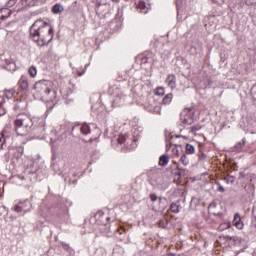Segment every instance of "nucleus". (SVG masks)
I'll return each mask as SVG.
<instances>
[{"mask_svg": "<svg viewBox=\"0 0 256 256\" xmlns=\"http://www.w3.org/2000/svg\"><path fill=\"white\" fill-rule=\"evenodd\" d=\"M233 225L240 230L245 227V224H243V221H241V216L239 215V213L234 214Z\"/></svg>", "mask_w": 256, "mask_h": 256, "instance_id": "4468645a", "label": "nucleus"}, {"mask_svg": "<svg viewBox=\"0 0 256 256\" xmlns=\"http://www.w3.org/2000/svg\"><path fill=\"white\" fill-rule=\"evenodd\" d=\"M36 180L37 173L30 171L29 173L20 176V185L25 187L28 191H33V183H35Z\"/></svg>", "mask_w": 256, "mask_h": 256, "instance_id": "39448f33", "label": "nucleus"}, {"mask_svg": "<svg viewBox=\"0 0 256 256\" xmlns=\"http://www.w3.org/2000/svg\"><path fill=\"white\" fill-rule=\"evenodd\" d=\"M149 198L153 204L157 203V201H159V197H157L156 194H150Z\"/></svg>", "mask_w": 256, "mask_h": 256, "instance_id": "c756f323", "label": "nucleus"}, {"mask_svg": "<svg viewBox=\"0 0 256 256\" xmlns=\"http://www.w3.org/2000/svg\"><path fill=\"white\" fill-rule=\"evenodd\" d=\"M215 206H216V204L213 202L210 204V207H215Z\"/></svg>", "mask_w": 256, "mask_h": 256, "instance_id": "8fccbe9b", "label": "nucleus"}, {"mask_svg": "<svg viewBox=\"0 0 256 256\" xmlns=\"http://www.w3.org/2000/svg\"><path fill=\"white\" fill-rule=\"evenodd\" d=\"M169 159H170L169 155L164 154V155L160 156L159 161H169Z\"/></svg>", "mask_w": 256, "mask_h": 256, "instance_id": "c9c22d12", "label": "nucleus"}, {"mask_svg": "<svg viewBox=\"0 0 256 256\" xmlns=\"http://www.w3.org/2000/svg\"><path fill=\"white\" fill-rule=\"evenodd\" d=\"M213 3H217V0H213Z\"/></svg>", "mask_w": 256, "mask_h": 256, "instance_id": "13d9d810", "label": "nucleus"}, {"mask_svg": "<svg viewBox=\"0 0 256 256\" xmlns=\"http://www.w3.org/2000/svg\"><path fill=\"white\" fill-rule=\"evenodd\" d=\"M251 95H252L253 99H255V101H256V84H254L251 89Z\"/></svg>", "mask_w": 256, "mask_h": 256, "instance_id": "473e14b6", "label": "nucleus"}, {"mask_svg": "<svg viewBox=\"0 0 256 256\" xmlns=\"http://www.w3.org/2000/svg\"><path fill=\"white\" fill-rule=\"evenodd\" d=\"M143 63H150V65H153V58H143L142 59Z\"/></svg>", "mask_w": 256, "mask_h": 256, "instance_id": "f704fd0d", "label": "nucleus"}, {"mask_svg": "<svg viewBox=\"0 0 256 256\" xmlns=\"http://www.w3.org/2000/svg\"><path fill=\"white\" fill-rule=\"evenodd\" d=\"M18 86L21 91H27L29 89V78H27L25 75H22L18 81Z\"/></svg>", "mask_w": 256, "mask_h": 256, "instance_id": "ddd939ff", "label": "nucleus"}, {"mask_svg": "<svg viewBox=\"0 0 256 256\" xmlns=\"http://www.w3.org/2000/svg\"><path fill=\"white\" fill-rule=\"evenodd\" d=\"M113 1V3H120L121 2V0H112Z\"/></svg>", "mask_w": 256, "mask_h": 256, "instance_id": "09e8293b", "label": "nucleus"}, {"mask_svg": "<svg viewBox=\"0 0 256 256\" xmlns=\"http://www.w3.org/2000/svg\"><path fill=\"white\" fill-rule=\"evenodd\" d=\"M5 145V135L3 133L0 134V149Z\"/></svg>", "mask_w": 256, "mask_h": 256, "instance_id": "7c9ffc66", "label": "nucleus"}, {"mask_svg": "<svg viewBox=\"0 0 256 256\" xmlns=\"http://www.w3.org/2000/svg\"><path fill=\"white\" fill-rule=\"evenodd\" d=\"M33 209V204H31V200L25 199L24 201H20L15 207L14 211L16 213H29Z\"/></svg>", "mask_w": 256, "mask_h": 256, "instance_id": "6e6552de", "label": "nucleus"}, {"mask_svg": "<svg viewBox=\"0 0 256 256\" xmlns=\"http://www.w3.org/2000/svg\"><path fill=\"white\" fill-rule=\"evenodd\" d=\"M184 159H187V155L183 154L180 158V161H183Z\"/></svg>", "mask_w": 256, "mask_h": 256, "instance_id": "49530a36", "label": "nucleus"}, {"mask_svg": "<svg viewBox=\"0 0 256 256\" xmlns=\"http://www.w3.org/2000/svg\"><path fill=\"white\" fill-rule=\"evenodd\" d=\"M171 101H173V94L169 93V94H166L165 97L162 99V104L170 105Z\"/></svg>", "mask_w": 256, "mask_h": 256, "instance_id": "f3484780", "label": "nucleus"}, {"mask_svg": "<svg viewBox=\"0 0 256 256\" xmlns=\"http://www.w3.org/2000/svg\"><path fill=\"white\" fill-rule=\"evenodd\" d=\"M1 60H0V65H12L13 67H15V63L5 59V55H1Z\"/></svg>", "mask_w": 256, "mask_h": 256, "instance_id": "aec40b11", "label": "nucleus"}, {"mask_svg": "<svg viewBox=\"0 0 256 256\" xmlns=\"http://www.w3.org/2000/svg\"><path fill=\"white\" fill-rule=\"evenodd\" d=\"M138 9L140 10V12L146 14L147 13V5L145 4L144 1H140L138 3Z\"/></svg>", "mask_w": 256, "mask_h": 256, "instance_id": "412c9836", "label": "nucleus"}, {"mask_svg": "<svg viewBox=\"0 0 256 256\" xmlns=\"http://www.w3.org/2000/svg\"><path fill=\"white\" fill-rule=\"evenodd\" d=\"M30 39L37 43L38 47H45L53 41V27L43 20H36L29 29Z\"/></svg>", "mask_w": 256, "mask_h": 256, "instance_id": "f257e3e1", "label": "nucleus"}, {"mask_svg": "<svg viewBox=\"0 0 256 256\" xmlns=\"http://www.w3.org/2000/svg\"><path fill=\"white\" fill-rule=\"evenodd\" d=\"M52 159H53V161H54V160L57 159V158H56L55 156H53Z\"/></svg>", "mask_w": 256, "mask_h": 256, "instance_id": "4d7b16f0", "label": "nucleus"}, {"mask_svg": "<svg viewBox=\"0 0 256 256\" xmlns=\"http://www.w3.org/2000/svg\"><path fill=\"white\" fill-rule=\"evenodd\" d=\"M226 183H230L231 185H233V183H235V177L229 176L228 178H226Z\"/></svg>", "mask_w": 256, "mask_h": 256, "instance_id": "72a5a7b5", "label": "nucleus"}, {"mask_svg": "<svg viewBox=\"0 0 256 256\" xmlns=\"http://www.w3.org/2000/svg\"><path fill=\"white\" fill-rule=\"evenodd\" d=\"M3 103H5V96H0V115H5V109L3 108Z\"/></svg>", "mask_w": 256, "mask_h": 256, "instance_id": "b1692460", "label": "nucleus"}, {"mask_svg": "<svg viewBox=\"0 0 256 256\" xmlns=\"http://www.w3.org/2000/svg\"><path fill=\"white\" fill-rule=\"evenodd\" d=\"M192 131H197V128L195 126H193Z\"/></svg>", "mask_w": 256, "mask_h": 256, "instance_id": "3c124183", "label": "nucleus"}, {"mask_svg": "<svg viewBox=\"0 0 256 256\" xmlns=\"http://www.w3.org/2000/svg\"><path fill=\"white\" fill-rule=\"evenodd\" d=\"M180 209H181V204L179 202H175L170 205V211L172 213H179Z\"/></svg>", "mask_w": 256, "mask_h": 256, "instance_id": "a211bd4d", "label": "nucleus"}, {"mask_svg": "<svg viewBox=\"0 0 256 256\" xmlns=\"http://www.w3.org/2000/svg\"><path fill=\"white\" fill-rule=\"evenodd\" d=\"M245 177H247L245 172H239L238 179H245Z\"/></svg>", "mask_w": 256, "mask_h": 256, "instance_id": "58836bf2", "label": "nucleus"}, {"mask_svg": "<svg viewBox=\"0 0 256 256\" xmlns=\"http://www.w3.org/2000/svg\"><path fill=\"white\" fill-rule=\"evenodd\" d=\"M167 163H169V161H159V165L161 166V167H167Z\"/></svg>", "mask_w": 256, "mask_h": 256, "instance_id": "79ce46f5", "label": "nucleus"}, {"mask_svg": "<svg viewBox=\"0 0 256 256\" xmlns=\"http://www.w3.org/2000/svg\"><path fill=\"white\" fill-rule=\"evenodd\" d=\"M92 129H97V125L95 123H83L72 127V133L80 131L82 135H89Z\"/></svg>", "mask_w": 256, "mask_h": 256, "instance_id": "423d86ee", "label": "nucleus"}, {"mask_svg": "<svg viewBox=\"0 0 256 256\" xmlns=\"http://www.w3.org/2000/svg\"><path fill=\"white\" fill-rule=\"evenodd\" d=\"M217 191H219V193H225V188L223 186H221V183L217 182Z\"/></svg>", "mask_w": 256, "mask_h": 256, "instance_id": "2f4dec72", "label": "nucleus"}, {"mask_svg": "<svg viewBox=\"0 0 256 256\" xmlns=\"http://www.w3.org/2000/svg\"><path fill=\"white\" fill-rule=\"evenodd\" d=\"M51 167H52V169L57 173V172H59V171H61V168H59V162H53L52 164H51Z\"/></svg>", "mask_w": 256, "mask_h": 256, "instance_id": "bb28decb", "label": "nucleus"}, {"mask_svg": "<svg viewBox=\"0 0 256 256\" xmlns=\"http://www.w3.org/2000/svg\"><path fill=\"white\" fill-rule=\"evenodd\" d=\"M63 11H65V7L61 3L55 4L52 8V13H54V15H59V13H63Z\"/></svg>", "mask_w": 256, "mask_h": 256, "instance_id": "dca6fc26", "label": "nucleus"}, {"mask_svg": "<svg viewBox=\"0 0 256 256\" xmlns=\"http://www.w3.org/2000/svg\"><path fill=\"white\" fill-rule=\"evenodd\" d=\"M147 177L151 185H165V183L169 181V178L163 176V174L159 173L157 170L147 172Z\"/></svg>", "mask_w": 256, "mask_h": 256, "instance_id": "20e7f679", "label": "nucleus"}, {"mask_svg": "<svg viewBox=\"0 0 256 256\" xmlns=\"http://www.w3.org/2000/svg\"><path fill=\"white\" fill-rule=\"evenodd\" d=\"M88 66H89V64H86V65H85V69H87Z\"/></svg>", "mask_w": 256, "mask_h": 256, "instance_id": "5fc2aeb1", "label": "nucleus"}, {"mask_svg": "<svg viewBox=\"0 0 256 256\" xmlns=\"http://www.w3.org/2000/svg\"><path fill=\"white\" fill-rule=\"evenodd\" d=\"M231 227V223L229 222H224L222 224H220L219 226V231H225V229H229Z\"/></svg>", "mask_w": 256, "mask_h": 256, "instance_id": "393cba45", "label": "nucleus"}, {"mask_svg": "<svg viewBox=\"0 0 256 256\" xmlns=\"http://www.w3.org/2000/svg\"><path fill=\"white\" fill-rule=\"evenodd\" d=\"M243 147H245V138L242 139L241 142L236 143V145H235L236 149H242Z\"/></svg>", "mask_w": 256, "mask_h": 256, "instance_id": "c85d7f7f", "label": "nucleus"}, {"mask_svg": "<svg viewBox=\"0 0 256 256\" xmlns=\"http://www.w3.org/2000/svg\"><path fill=\"white\" fill-rule=\"evenodd\" d=\"M165 82L170 89H177V77L175 74L168 75Z\"/></svg>", "mask_w": 256, "mask_h": 256, "instance_id": "f8f14e48", "label": "nucleus"}, {"mask_svg": "<svg viewBox=\"0 0 256 256\" xmlns=\"http://www.w3.org/2000/svg\"><path fill=\"white\" fill-rule=\"evenodd\" d=\"M158 114L161 115V110H158Z\"/></svg>", "mask_w": 256, "mask_h": 256, "instance_id": "6e6d98bb", "label": "nucleus"}, {"mask_svg": "<svg viewBox=\"0 0 256 256\" xmlns=\"http://www.w3.org/2000/svg\"><path fill=\"white\" fill-rule=\"evenodd\" d=\"M14 95H15V89H10V90H5L4 91L5 99H13Z\"/></svg>", "mask_w": 256, "mask_h": 256, "instance_id": "6ab92c4d", "label": "nucleus"}, {"mask_svg": "<svg viewBox=\"0 0 256 256\" xmlns=\"http://www.w3.org/2000/svg\"><path fill=\"white\" fill-rule=\"evenodd\" d=\"M34 91L41 99H49V101H57V91L51 90V82L47 80H40L34 84Z\"/></svg>", "mask_w": 256, "mask_h": 256, "instance_id": "f03ea898", "label": "nucleus"}, {"mask_svg": "<svg viewBox=\"0 0 256 256\" xmlns=\"http://www.w3.org/2000/svg\"><path fill=\"white\" fill-rule=\"evenodd\" d=\"M192 109L188 108L181 114V121L183 125H193V114H191Z\"/></svg>", "mask_w": 256, "mask_h": 256, "instance_id": "9b49d317", "label": "nucleus"}, {"mask_svg": "<svg viewBox=\"0 0 256 256\" xmlns=\"http://www.w3.org/2000/svg\"><path fill=\"white\" fill-rule=\"evenodd\" d=\"M13 11H11L9 8H1L0 9V19L2 21H5V19H9L11 17Z\"/></svg>", "mask_w": 256, "mask_h": 256, "instance_id": "2eb2a0df", "label": "nucleus"}, {"mask_svg": "<svg viewBox=\"0 0 256 256\" xmlns=\"http://www.w3.org/2000/svg\"><path fill=\"white\" fill-rule=\"evenodd\" d=\"M155 95H159V96L165 95V89L163 87H158L155 91Z\"/></svg>", "mask_w": 256, "mask_h": 256, "instance_id": "a878e982", "label": "nucleus"}, {"mask_svg": "<svg viewBox=\"0 0 256 256\" xmlns=\"http://www.w3.org/2000/svg\"><path fill=\"white\" fill-rule=\"evenodd\" d=\"M169 205V200L165 197H160L156 203L153 204V210L158 213H163Z\"/></svg>", "mask_w": 256, "mask_h": 256, "instance_id": "1a4fd4ad", "label": "nucleus"}, {"mask_svg": "<svg viewBox=\"0 0 256 256\" xmlns=\"http://www.w3.org/2000/svg\"><path fill=\"white\" fill-rule=\"evenodd\" d=\"M31 127H33V120L27 116V114H20L17 116L15 120V131L17 135L23 137V135H27L29 131H31Z\"/></svg>", "mask_w": 256, "mask_h": 256, "instance_id": "7ed1b4c3", "label": "nucleus"}, {"mask_svg": "<svg viewBox=\"0 0 256 256\" xmlns=\"http://www.w3.org/2000/svg\"><path fill=\"white\" fill-rule=\"evenodd\" d=\"M82 75H85V70L82 72H78V77H82Z\"/></svg>", "mask_w": 256, "mask_h": 256, "instance_id": "a18cd8bd", "label": "nucleus"}, {"mask_svg": "<svg viewBox=\"0 0 256 256\" xmlns=\"http://www.w3.org/2000/svg\"><path fill=\"white\" fill-rule=\"evenodd\" d=\"M127 96L121 90H116L114 94V99L112 102V107H121L125 103Z\"/></svg>", "mask_w": 256, "mask_h": 256, "instance_id": "9d476101", "label": "nucleus"}, {"mask_svg": "<svg viewBox=\"0 0 256 256\" xmlns=\"http://www.w3.org/2000/svg\"><path fill=\"white\" fill-rule=\"evenodd\" d=\"M172 153L176 156L179 157V150L177 148L172 149Z\"/></svg>", "mask_w": 256, "mask_h": 256, "instance_id": "a19ab883", "label": "nucleus"}, {"mask_svg": "<svg viewBox=\"0 0 256 256\" xmlns=\"http://www.w3.org/2000/svg\"><path fill=\"white\" fill-rule=\"evenodd\" d=\"M19 109H20L19 104H16V105L14 106V111H19Z\"/></svg>", "mask_w": 256, "mask_h": 256, "instance_id": "c03bdc74", "label": "nucleus"}, {"mask_svg": "<svg viewBox=\"0 0 256 256\" xmlns=\"http://www.w3.org/2000/svg\"><path fill=\"white\" fill-rule=\"evenodd\" d=\"M118 145H124L127 151H131V149H135L137 144L135 143V139L129 138L127 135H119L118 136Z\"/></svg>", "mask_w": 256, "mask_h": 256, "instance_id": "0eeeda50", "label": "nucleus"}, {"mask_svg": "<svg viewBox=\"0 0 256 256\" xmlns=\"http://www.w3.org/2000/svg\"><path fill=\"white\" fill-rule=\"evenodd\" d=\"M174 179L175 181H179V179H181V171L174 173Z\"/></svg>", "mask_w": 256, "mask_h": 256, "instance_id": "e433bc0d", "label": "nucleus"}, {"mask_svg": "<svg viewBox=\"0 0 256 256\" xmlns=\"http://www.w3.org/2000/svg\"><path fill=\"white\" fill-rule=\"evenodd\" d=\"M199 159H200V161H204L205 159H207L206 154H205V153H201V154L199 155Z\"/></svg>", "mask_w": 256, "mask_h": 256, "instance_id": "ea45409f", "label": "nucleus"}, {"mask_svg": "<svg viewBox=\"0 0 256 256\" xmlns=\"http://www.w3.org/2000/svg\"><path fill=\"white\" fill-rule=\"evenodd\" d=\"M28 73L31 77H37V67L35 66H31L29 69H28Z\"/></svg>", "mask_w": 256, "mask_h": 256, "instance_id": "5701e85b", "label": "nucleus"}, {"mask_svg": "<svg viewBox=\"0 0 256 256\" xmlns=\"http://www.w3.org/2000/svg\"><path fill=\"white\" fill-rule=\"evenodd\" d=\"M179 137H183V138H185V136L176 135V138H177V139H179Z\"/></svg>", "mask_w": 256, "mask_h": 256, "instance_id": "603ef678", "label": "nucleus"}, {"mask_svg": "<svg viewBox=\"0 0 256 256\" xmlns=\"http://www.w3.org/2000/svg\"><path fill=\"white\" fill-rule=\"evenodd\" d=\"M39 127H40V129H42V131H45V121L44 120L39 122Z\"/></svg>", "mask_w": 256, "mask_h": 256, "instance_id": "4c0bfd02", "label": "nucleus"}, {"mask_svg": "<svg viewBox=\"0 0 256 256\" xmlns=\"http://www.w3.org/2000/svg\"><path fill=\"white\" fill-rule=\"evenodd\" d=\"M31 165H35V162H32V164Z\"/></svg>", "mask_w": 256, "mask_h": 256, "instance_id": "bf43d9fd", "label": "nucleus"}, {"mask_svg": "<svg viewBox=\"0 0 256 256\" xmlns=\"http://www.w3.org/2000/svg\"><path fill=\"white\" fill-rule=\"evenodd\" d=\"M195 153V146L186 144V155H193Z\"/></svg>", "mask_w": 256, "mask_h": 256, "instance_id": "4be33fe9", "label": "nucleus"}, {"mask_svg": "<svg viewBox=\"0 0 256 256\" xmlns=\"http://www.w3.org/2000/svg\"><path fill=\"white\" fill-rule=\"evenodd\" d=\"M183 164H184V165H189V162L183 161Z\"/></svg>", "mask_w": 256, "mask_h": 256, "instance_id": "864d4df0", "label": "nucleus"}, {"mask_svg": "<svg viewBox=\"0 0 256 256\" xmlns=\"http://www.w3.org/2000/svg\"><path fill=\"white\" fill-rule=\"evenodd\" d=\"M220 239H233L232 237H229V236H221Z\"/></svg>", "mask_w": 256, "mask_h": 256, "instance_id": "de8ad7c7", "label": "nucleus"}, {"mask_svg": "<svg viewBox=\"0 0 256 256\" xmlns=\"http://www.w3.org/2000/svg\"><path fill=\"white\" fill-rule=\"evenodd\" d=\"M17 1L18 0H9L6 4V7L8 8L15 7V5H17Z\"/></svg>", "mask_w": 256, "mask_h": 256, "instance_id": "cd10ccee", "label": "nucleus"}, {"mask_svg": "<svg viewBox=\"0 0 256 256\" xmlns=\"http://www.w3.org/2000/svg\"><path fill=\"white\" fill-rule=\"evenodd\" d=\"M15 159H17V161H19V159H21V155H23V154H21V153H19V152H15Z\"/></svg>", "mask_w": 256, "mask_h": 256, "instance_id": "37998d69", "label": "nucleus"}]
</instances>
